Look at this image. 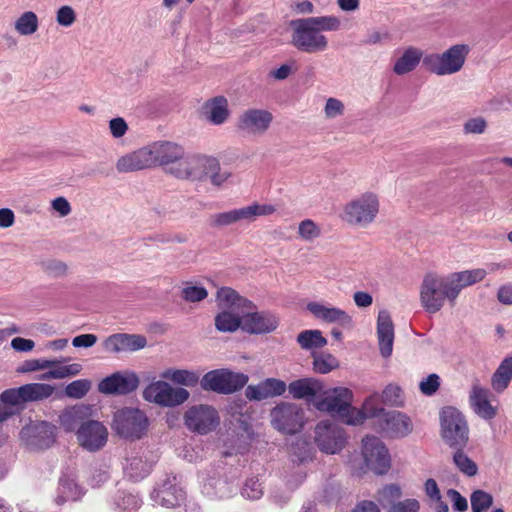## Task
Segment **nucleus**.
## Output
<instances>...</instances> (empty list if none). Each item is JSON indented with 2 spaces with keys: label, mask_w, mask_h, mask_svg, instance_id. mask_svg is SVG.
Here are the masks:
<instances>
[{
  "label": "nucleus",
  "mask_w": 512,
  "mask_h": 512,
  "mask_svg": "<svg viewBox=\"0 0 512 512\" xmlns=\"http://www.w3.org/2000/svg\"><path fill=\"white\" fill-rule=\"evenodd\" d=\"M291 44L301 52L318 53L328 48V39L322 32L338 31L341 20L334 16L299 18L290 22Z\"/></svg>",
  "instance_id": "1"
},
{
  "label": "nucleus",
  "mask_w": 512,
  "mask_h": 512,
  "mask_svg": "<svg viewBox=\"0 0 512 512\" xmlns=\"http://www.w3.org/2000/svg\"><path fill=\"white\" fill-rule=\"evenodd\" d=\"M168 172L177 178L193 181L209 178L215 186H220L230 176V173L221 171L220 163L216 158L201 154L184 156V159L171 166Z\"/></svg>",
  "instance_id": "2"
},
{
  "label": "nucleus",
  "mask_w": 512,
  "mask_h": 512,
  "mask_svg": "<svg viewBox=\"0 0 512 512\" xmlns=\"http://www.w3.org/2000/svg\"><path fill=\"white\" fill-rule=\"evenodd\" d=\"M351 402L352 392L345 387H336L326 391L323 398L317 399L314 405L319 411L327 412L346 424H362L363 413L352 407Z\"/></svg>",
  "instance_id": "3"
},
{
  "label": "nucleus",
  "mask_w": 512,
  "mask_h": 512,
  "mask_svg": "<svg viewBox=\"0 0 512 512\" xmlns=\"http://www.w3.org/2000/svg\"><path fill=\"white\" fill-rule=\"evenodd\" d=\"M217 304L221 310L215 317V327L220 332H235L243 329V317L246 312L247 299L236 290H218Z\"/></svg>",
  "instance_id": "4"
},
{
  "label": "nucleus",
  "mask_w": 512,
  "mask_h": 512,
  "mask_svg": "<svg viewBox=\"0 0 512 512\" xmlns=\"http://www.w3.org/2000/svg\"><path fill=\"white\" fill-rule=\"evenodd\" d=\"M379 210L378 195L365 192L345 204L341 217L350 225L366 228L376 220Z\"/></svg>",
  "instance_id": "5"
},
{
  "label": "nucleus",
  "mask_w": 512,
  "mask_h": 512,
  "mask_svg": "<svg viewBox=\"0 0 512 512\" xmlns=\"http://www.w3.org/2000/svg\"><path fill=\"white\" fill-rule=\"evenodd\" d=\"M470 48L466 44H455L442 53H432L423 57V65L438 76L459 72L466 61Z\"/></svg>",
  "instance_id": "6"
},
{
  "label": "nucleus",
  "mask_w": 512,
  "mask_h": 512,
  "mask_svg": "<svg viewBox=\"0 0 512 512\" xmlns=\"http://www.w3.org/2000/svg\"><path fill=\"white\" fill-rule=\"evenodd\" d=\"M441 437L449 447H466L469 426L464 414L455 407L447 406L440 411Z\"/></svg>",
  "instance_id": "7"
},
{
  "label": "nucleus",
  "mask_w": 512,
  "mask_h": 512,
  "mask_svg": "<svg viewBox=\"0 0 512 512\" xmlns=\"http://www.w3.org/2000/svg\"><path fill=\"white\" fill-rule=\"evenodd\" d=\"M249 378L244 373L232 372L228 369H216L207 372L200 384L204 390L220 394H231L242 389Z\"/></svg>",
  "instance_id": "8"
},
{
  "label": "nucleus",
  "mask_w": 512,
  "mask_h": 512,
  "mask_svg": "<svg viewBox=\"0 0 512 512\" xmlns=\"http://www.w3.org/2000/svg\"><path fill=\"white\" fill-rule=\"evenodd\" d=\"M190 393L182 387H173L168 382L158 380L150 383L143 391V398L161 407H176L189 399Z\"/></svg>",
  "instance_id": "9"
},
{
  "label": "nucleus",
  "mask_w": 512,
  "mask_h": 512,
  "mask_svg": "<svg viewBox=\"0 0 512 512\" xmlns=\"http://www.w3.org/2000/svg\"><path fill=\"white\" fill-rule=\"evenodd\" d=\"M271 423L282 433L295 434L304 425V411L295 403L282 402L272 409Z\"/></svg>",
  "instance_id": "10"
},
{
  "label": "nucleus",
  "mask_w": 512,
  "mask_h": 512,
  "mask_svg": "<svg viewBox=\"0 0 512 512\" xmlns=\"http://www.w3.org/2000/svg\"><path fill=\"white\" fill-rule=\"evenodd\" d=\"M362 455L366 466L376 474H385L391 466V457L384 443L377 437L362 440Z\"/></svg>",
  "instance_id": "11"
},
{
  "label": "nucleus",
  "mask_w": 512,
  "mask_h": 512,
  "mask_svg": "<svg viewBox=\"0 0 512 512\" xmlns=\"http://www.w3.org/2000/svg\"><path fill=\"white\" fill-rule=\"evenodd\" d=\"M76 437L80 447L88 452L101 450L108 441L106 426L97 420H87L76 430Z\"/></svg>",
  "instance_id": "12"
},
{
  "label": "nucleus",
  "mask_w": 512,
  "mask_h": 512,
  "mask_svg": "<svg viewBox=\"0 0 512 512\" xmlns=\"http://www.w3.org/2000/svg\"><path fill=\"white\" fill-rule=\"evenodd\" d=\"M315 441L326 454L339 453L345 446L344 430L330 421H321L315 428Z\"/></svg>",
  "instance_id": "13"
},
{
  "label": "nucleus",
  "mask_w": 512,
  "mask_h": 512,
  "mask_svg": "<svg viewBox=\"0 0 512 512\" xmlns=\"http://www.w3.org/2000/svg\"><path fill=\"white\" fill-rule=\"evenodd\" d=\"M184 421L189 430L207 434L219 424V417L213 407L200 404L192 406L186 411Z\"/></svg>",
  "instance_id": "14"
},
{
  "label": "nucleus",
  "mask_w": 512,
  "mask_h": 512,
  "mask_svg": "<svg viewBox=\"0 0 512 512\" xmlns=\"http://www.w3.org/2000/svg\"><path fill=\"white\" fill-rule=\"evenodd\" d=\"M376 429L391 438H403L413 430L409 416L399 411H388L378 417Z\"/></svg>",
  "instance_id": "15"
},
{
  "label": "nucleus",
  "mask_w": 512,
  "mask_h": 512,
  "mask_svg": "<svg viewBox=\"0 0 512 512\" xmlns=\"http://www.w3.org/2000/svg\"><path fill=\"white\" fill-rule=\"evenodd\" d=\"M272 114L264 109H248L238 118L237 127L248 135H263L272 122Z\"/></svg>",
  "instance_id": "16"
},
{
  "label": "nucleus",
  "mask_w": 512,
  "mask_h": 512,
  "mask_svg": "<svg viewBox=\"0 0 512 512\" xmlns=\"http://www.w3.org/2000/svg\"><path fill=\"white\" fill-rule=\"evenodd\" d=\"M489 396V390L481 386L478 382L472 385L469 394L470 408L479 418L485 421L493 420L498 412L497 407L491 404Z\"/></svg>",
  "instance_id": "17"
},
{
  "label": "nucleus",
  "mask_w": 512,
  "mask_h": 512,
  "mask_svg": "<svg viewBox=\"0 0 512 512\" xmlns=\"http://www.w3.org/2000/svg\"><path fill=\"white\" fill-rule=\"evenodd\" d=\"M253 306L247 300L246 312L243 317V330L249 333L262 334L269 333L276 329L277 320L274 316L267 313L253 312Z\"/></svg>",
  "instance_id": "18"
},
{
  "label": "nucleus",
  "mask_w": 512,
  "mask_h": 512,
  "mask_svg": "<svg viewBox=\"0 0 512 512\" xmlns=\"http://www.w3.org/2000/svg\"><path fill=\"white\" fill-rule=\"evenodd\" d=\"M287 385L277 378H267L257 385H249L245 390V396L249 400L261 401L268 398L281 396L285 393Z\"/></svg>",
  "instance_id": "19"
},
{
  "label": "nucleus",
  "mask_w": 512,
  "mask_h": 512,
  "mask_svg": "<svg viewBox=\"0 0 512 512\" xmlns=\"http://www.w3.org/2000/svg\"><path fill=\"white\" fill-rule=\"evenodd\" d=\"M155 164L167 166L166 171L171 166L176 165L184 159V149L182 146L169 141H159L152 144Z\"/></svg>",
  "instance_id": "20"
},
{
  "label": "nucleus",
  "mask_w": 512,
  "mask_h": 512,
  "mask_svg": "<svg viewBox=\"0 0 512 512\" xmlns=\"http://www.w3.org/2000/svg\"><path fill=\"white\" fill-rule=\"evenodd\" d=\"M377 338L380 354L384 358L391 356L394 342V325L390 314L382 310L377 318Z\"/></svg>",
  "instance_id": "21"
},
{
  "label": "nucleus",
  "mask_w": 512,
  "mask_h": 512,
  "mask_svg": "<svg viewBox=\"0 0 512 512\" xmlns=\"http://www.w3.org/2000/svg\"><path fill=\"white\" fill-rule=\"evenodd\" d=\"M307 309L318 319L329 323H337L344 328L352 327L351 316L341 309L317 302L309 303Z\"/></svg>",
  "instance_id": "22"
},
{
  "label": "nucleus",
  "mask_w": 512,
  "mask_h": 512,
  "mask_svg": "<svg viewBox=\"0 0 512 512\" xmlns=\"http://www.w3.org/2000/svg\"><path fill=\"white\" fill-rule=\"evenodd\" d=\"M92 416L90 405H74L64 409L59 415L60 426L66 432L76 431L82 423H85Z\"/></svg>",
  "instance_id": "23"
},
{
  "label": "nucleus",
  "mask_w": 512,
  "mask_h": 512,
  "mask_svg": "<svg viewBox=\"0 0 512 512\" xmlns=\"http://www.w3.org/2000/svg\"><path fill=\"white\" fill-rule=\"evenodd\" d=\"M237 487V482L226 477H209L203 484V493L212 499H224L235 494Z\"/></svg>",
  "instance_id": "24"
},
{
  "label": "nucleus",
  "mask_w": 512,
  "mask_h": 512,
  "mask_svg": "<svg viewBox=\"0 0 512 512\" xmlns=\"http://www.w3.org/2000/svg\"><path fill=\"white\" fill-rule=\"evenodd\" d=\"M460 290H421L420 299L423 307L429 313H435L441 309L446 300L453 303Z\"/></svg>",
  "instance_id": "25"
},
{
  "label": "nucleus",
  "mask_w": 512,
  "mask_h": 512,
  "mask_svg": "<svg viewBox=\"0 0 512 512\" xmlns=\"http://www.w3.org/2000/svg\"><path fill=\"white\" fill-rule=\"evenodd\" d=\"M30 443L39 449L50 447L56 439V427L48 422L35 423L27 428Z\"/></svg>",
  "instance_id": "26"
},
{
  "label": "nucleus",
  "mask_w": 512,
  "mask_h": 512,
  "mask_svg": "<svg viewBox=\"0 0 512 512\" xmlns=\"http://www.w3.org/2000/svg\"><path fill=\"white\" fill-rule=\"evenodd\" d=\"M153 498L156 504L166 508H173L179 506L184 501L185 492L176 485L164 483L153 492Z\"/></svg>",
  "instance_id": "27"
},
{
  "label": "nucleus",
  "mask_w": 512,
  "mask_h": 512,
  "mask_svg": "<svg viewBox=\"0 0 512 512\" xmlns=\"http://www.w3.org/2000/svg\"><path fill=\"white\" fill-rule=\"evenodd\" d=\"M98 391L105 395H125L128 393V374L119 372L105 377L98 383Z\"/></svg>",
  "instance_id": "28"
},
{
  "label": "nucleus",
  "mask_w": 512,
  "mask_h": 512,
  "mask_svg": "<svg viewBox=\"0 0 512 512\" xmlns=\"http://www.w3.org/2000/svg\"><path fill=\"white\" fill-rule=\"evenodd\" d=\"M512 380V355L504 358L491 377V387L496 393L504 392Z\"/></svg>",
  "instance_id": "29"
},
{
  "label": "nucleus",
  "mask_w": 512,
  "mask_h": 512,
  "mask_svg": "<svg viewBox=\"0 0 512 512\" xmlns=\"http://www.w3.org/2000/svg\"><path fill=\"white\" fill-rule=\"evenodd\" d=\"M422 56L423 54L421 50L414 47H409L397 59V61L394 64L393 71L397 75H404L413 71L419 64L420 60L422 59Z\"/></svg>",
  "instance_id": "30"
},
{
  "label": "nucleus",
  "mask_w": 512,
  "mask_h": 512,
  "mask_svg": "<svg viewBox=\"0 0 512 512\" xmlns=\"http://www.w3.org/2000/svg\"><path fill=\"white\" fill-rule=\"evenodd\" d=\"M486 274V270L481 268L465 270L449 274L448 280L451 286L465 288L482 281L486 277Z\"/></svg>",
  "instance_id": "31"
},
{
  "label": "nucleus",
  "mask_w": 512,
  "mask_h": 512,
  "mask_svg": "<svg viewBox=\"0 0 512 512\" xmlns=\"http://www.w3.org/2000/svg\"><path fill=\"white\" fill-rule=\"evenodd\" d=\"M289 393L295 399L310 398L316 395L321 389V385L317 380L311 378H303L293 381L288 386Z\"/></svg>",
  "instance_id": "32"
},
{
  "label": "nucleus",
  "mask_w": 512,
  "mask_h": 512,
  "mask_svg": "<svg viewBox=\"0 0 512 512\" xmlns=\"http://www.w3.org/2000/svg\"><path fill=\"white\" fill-rule=\"evenodd\" d=\"M206 108L208 119L211 123L220 125L227 120L229 115L228 102L224 97L218 96L213 98L207 103Z\"/></svg>",
  "instance_id": "33"
},
{
  "label": "nucleus",
  "mask_w": 512,
  "mask_h": 512,
  "mask_svg": "<svg viewBox=\"0 0 512 512\" xmlns=\"http://www.w3.org/2000/svg\"><path fill=\"white\" fill-rule=\"evenodd\" d=\"M245 207L227 212L217 213L210 216V225L213 227H224L232 225L241 220H248Z\"/></svg>",
  "instance_id": "34"
},
{
  "label": "nucleus",
  "mask_w": 512,
  "mask_h": 512,
  "mask_svg": "<svg viewBox=\"0 0 512 512\" xmlns=\"http://www.w3.org/2000/svg\"><path fill=\"white\" fill-rule=\"evenodd\" d=\"M465 447H454L452 460L455 467L465 476L474 477L478 473V465L465 452Z\"/></svg>",
  "instance_id": "35"
},
{
  "label": "nucleus",
  "mask_w": 512,
  "mask_h": 512,
  "mask_svg": "<svg viewBox=\"0 0 512 512\" xmlns=\"http://www.w3.org/2000/svg\"><path fill=\"white\" fill-rule=\"evenodd\" d=\"M149 420L146 414L139 409H130V440L140 439L146 435Z\"/></svg>",
  "instance_id": "36"
},
{
  "label": "nucleus",
  "mask_w": 512,
  "mask_h": 512,
  "mask_svg": "<svg viewBox=\"0 0 512 512\" xmlns=\"http://www.w3.org/2000/svg\"><path fill=\"white\" fill-rule=\"evenodd\" d=\"M155 164L152 144L130 154V170L150 168Z\"/></svg>",
  "instance_id": "37"
},
{
  "label": "nucleus",
  "mask_w": 512,
  "mask_h": 512,
  "mask_svg": "<svg viewBox=\"0 0 512 512\" xmlns=\"http://www.w3.org/2000/svg\"><path fill=\"white\" fill-rule=\"evenodd\" d=\"M25 401H39L50 397L54 392V387L45 383H30L23 385Z\"/></svg>",
  "instance_id": "38"
},
{
  "label": "nucleus",
  "mask_w": 512,
  "mask_h": 512,
  "mask_svg": "<svg viewBox=\"0 0 512 512\" xmlns=\"http://www.w3.org/2000/svg\"><path fill=\"white\" fill-rule=\"evenodd\" d=\"M161 377L185 386H194L199 381L197 373L184 369H167Z\"/></svg>",
  "instance_id": "39"
},
{
  "label": "nucleus",
  "mask_w": 512,
  "mask_h": 512,
  "mask_svg": "<svg viewBox=\"0 0 512 512\" xmlns=\"http://www.w3.org/2000/svg\"><path fill=\"white\" fill-rule=\"evenodd\" d=\"M297 341L303 349L322 348L327 344V340L319 330L302 331L298 335Z\"/></svg>",
  "instance_id": "40"
},
{
  "label": "nucleus",
  "mask_w": 512,
  "mask_h": 512,
  "mask_svg": "<svg viewBox=\"0 0 512 512\" xmlns=\"http://www.w3.org/2000/svg\"><path fill=\"white\" fill-rule=\"evenodd\" d=\"M15 29L20 35H31L38 29L37 15L32 11L24 12L15 22Z\"/></svg>",
  "instance_id": "41"
},
{
  "label": "nucleus",
  "mask_w": 512,
  "mask_h": 512,
  "mask_svg": "<svg viewBox=\"0 0 512 512\" xmlns=\"http://www.w3.org/2000/svg\"><path fill=\"white\" fill-rule=\"evenodd\" d=\"M472 512H486L493 505V496L481 489L473 491L470 495Z\"/></svg>",
  "instance_id": "42"
},
{
  "label": "nucleus",
  "mask_w": 512,
  "mask_h": 512,
  "mask_svg": "<svg viewBox=\"0 0 512 512\" xmlns=\"http://www.w3.org/2000/svg\"><path fill=\"white\" fill-rule=\"evenodd\" d=\"M111 429L119 437L128 438V408L123 407L114 412Z\"/></svg>",
  "instance_id": "43"
},
{
  "label": "nucleus",
  "mask_w": 512,
  "mask_h": 512,
  "mask_svg": "<svg viewBox=\"0 0 512 512\" xmlns=\"http://www.w3.org/2000/svg\"><path fill=\"white\" fill-rule=\"evenodd\" d=\"M59 490L65 493L70 501H79L86 493V490L71 478L60 479Z\"/></svg>",
  "instance_id": "44"
},
{
  "label": "nucleus",
  "mask_w": 512,
  "mask_h": 512,
  "mask_svg": "<svg viewBox=\"0 0 512 512\" xmlns=\"http://www.w3.org/2000/svg\"><path fill=\"white\" fill-rule=\"evenodd\" d=\"M378 394L375 393L368 398L365 399L362 409L360 410L361 413H363V421L366 418H372L374 419L373 424L374 426L378 422V417L385 412V410L382 407L378 406Z\"/></svg>",
  "instance_id": "45"
},
{
  "label": "nucleus",
  "mask_w": 512,
  "mask_h": 512,
  "mask_svg": "<svg viewBox=\"0 0 512 512\" xmlns=\"http://www.w3.org/2000/svg\"><path fill=\"white\" fill-rule=\"evenodd\" d=\"M103 348L108 353H118L128 348V334H113L103 342Z\"/></svg>",
  "instance_id": "46"
},
{
  "label": "nucleus",
  "mask_w": 512,
  "mask_h": 512,
  "mask_svg": "<svg viewBox=\"0 0 512 512\" xmlns=\"http://www.w3.org/2000/svg\"><path fill=\"white\" fill-rule=\"evenodd\" d=\"M402 496V490L397 484H388L382 487L377 492V500L380 504H390L395 503L396 500H399Z\"/></svg>",
  "instance_id": "47"
},
{
  "label": "nucleus",
  "mask_w": 512,
  "mask_h": 512,
  "mask_svg": "<svg viewBox=\"0 0 512 512\" xmlns=\"http://www.w3.org/2000/svg\"><path fill=\"white\" fill-rule=\"evenodd\" d=\"M82 370V365L73 363L69 365H55L45 376L53 379H63L69 376L78 375Z\"/></svg>",
  "instance_id": "48"
},
{
  "label": "nucleus",
  "mask_w": 512,
  "mask_h": 512,
  "mask_svg": "<svg viewBox=\"0 0 512 512\" xmlns=\"http://www.w3.org/2000/svg\"><path fill=\"white\" fill-rule=\"evenodd\" d=\"M91 388V382L87 379H79L69 383L65 388V393L73 399L83 398Z\"/></svg>",
  "instance_id": "49"
},
{
  "label": "nucleus",
  "mask_w": 512,
  "mask_h": 512,
  "mask_svg": "<svg viewBox=\"0 0 512 512\" xmlns=\"http://www.w3.org/2000/svg\"><path fill=\"white\" fill-rule=\"evenodd\" d=\"M298 234L305 241H313L320 236L321 229L314 221L305 219L299 224Z\"/></svg>",
  "instance_id": "50"
},
{
  "label": "nucleus",
  "mask_w": 512,
  "mask_h": 512,
  "mask_svg": "<svg viewBox=\"0 0 512 512\" xmlns=\"http://www.w3.org/2000/svg\"><path fill=\"white\" fill-rule=\"evenodd\" d=\"M293 461L304 463L312 459V447L304 441L299 440L292 446Z\"/></svg>",
  "instance_id": "51"
},
{
  "label": "nucleus",
  "mask_w": 512,
  "mask_h": 512,
  "mask_svg": "<svg viewBox=\"0 0 512 512\" xmlns=\"http://www.w3.org/2000/svg\"><path fill=\"white\" fill-rule=\"evenodd\" d=\"M447 276H439L436 272H428L422 282L421 288H455L451 286Z\"/></svg>",
  "instance_id": "52"
},
{
  "label": "nucleus",
  "mask_w": 512,
  "mask_h": 512,
  "mask_svg": "<svg viewBox=\"0 0 512 512\" xmlns=\"http://www.w3.org/2000/svg\"><path fill=\"white\" fill-rule=\"evenodd\" d=\"M0 400L4 404L19 405L25 403V395L23 392V385L18 388H11L4 390L0 395Z\"/></svg>",
  "instance_id": "53"
},
{
  "label": "nucleus",
  "mask_w": 512,
  "mask_h": 512,
  "mask_svg": "<svg viewBox=\"0 0 512 512\" xmlns=\"http://www.w3.org/2000/svg\"><path fill=\"white\" fill-rule=\"evenodd\" d=\"M420 507V502L417 499L407 498L392 503L387 512H419Z\"/></svg>",
  "instance_id": "54"
},
{
  "label": "nucleus",
  "mask_w": 512,
  "mask_h": 512,
  "mask_svg": "<svg viewBox=\"0 0 512 512\" xmlns=\"http://www.w3.org/2000/svg\"><path fill=\"white\" fill-rule=\"evenodd\" d=\"M242 495L243 497L250 500H257L261 498V496L263 495V490L258 479H248L245 482L244 487L242 488Z\"/></svg>",
  "instance_id": "55"
},
{
  "label": "nucleus",
  "mask_w": 512,
  "mask_h": 512,
  "mask_svg": "<svg viewBox=\"0 0 512 512\" xmlns=\"http://www.w3.org/2000/svg\"><path fill=\"white\" fill-rule=\"evenodd\" d=\"M345 106L343 102L337 98L330 97L327 99L324 114L328 119H333L344 114Z\"/></svg>",
  "instance_id": "56"
},
{
  "label": "nucleus",
  "mask_w": 512,
  "mask_h": 512,
  "mask_svg": "<svg viewBox=\"0 0 512 512\" xmlns=\"http://www.w3.org/2000/svg\"><path fill=\"white\" fill-rule=\"evenodd\" d=\"M56 364H58L55 360H46V359H31L27 360L23 363L21 368L19 369L20 372H32L37 370H42L46 368L54 367Z\"/></svg>",
  "instance_id": "57"
},
{
  "label": "nucleus",
  "mask_w": 512,
  "mask_h": 512,
  "mask_svg": "<svg viewBox=\"0 0 512 512\" xmlns=\"http://www.w3.org/2000/svg\"><path fill=\"white\" fill-rule=\"evenodd\" d=\"M440 387V377L437 374H430L419 383L420 391L426 396H432Z\"/></svg>",
  "instance_id": "58"
},
{
  "label": "nucleus",
  "mask_w": 512,
  "mask_h": 512,
  "mask_svg": "<svg viewBox=\"0 0 512 512\" xmlns=\"http://www.w3.org/2000/svg\"><path fill=\"white\" fill-rule=\"evenodd\" d=\"M76 20V14L72 7L62 6L58 9L56 21L59 25L64 27L71 26Z\"/></svg>",
  "instance_id": "59"
},
{
  "label": "nucleus",
  "mask_w": 512,
  "mask_h": 512,
  "mask_svg": "<svg viewBox=\"0 0 512 512\" xmlns=\"http://www.w3.org/2000/svg\"><path fill=\"white\" fill-rule=\"evenodd\" d=\"M486 128V120L483 117H475L465 122L463 130L466 134H482Z\"/></svg>",
  "instance_id": "60"
},
{
  "label": "nucleus",
  "mask_w": 512,
  "mask_h": 512,
  "mask_svg": "<svg viewBox=\"0 0 512 512\" xmlns=\"http://www.w3.org/2000/svg\"><path fill=\"white\" fill-rule=\"evenodd\" d=\"M130 470H135V473L130 471V480L138 481L149 474L150 466L142 459H134L130 463Z\"/></svg>",
  "instance_id": "61"
},
{
  "label": "nucleus",
  "mask_w": 512,
  "mask_h": 512,
  "mask_svg": "<svg viewBox=\"0 0 512 512\" xmlns=\"http://www.w3.org/2000/svg\"><path fill=\"white\" fill-rule=\"evenodd\" d=\"M314 370L321 374L330 372L336 366V360L332 356L315 357L313 362Z\"/></svg>",
  "instance_id": "62"
},
{
  "label": "nucleus",
  "mask_w": 512,
  "mask_h": 512,
  "mask_svg": "<svg viewBox=\"0 0 512 512\" xmlns=\"http://www.w3.org/2000/svg\"><path fill=\"white\" fill-rule=\"evenodd\" d=\"M109 130L114 138H120L127 132L128 124L124 118L116 117L110 120Z\"/></svg>",
  "instance_id": "63"
},
{
  "label": "nucleus",
  "mask_w": 512,
  "mask_h": 512,
  "mask_svg": "<svg viewBox=\"0 0 512 512\" xmlns=\"http://www.w3.org/2000/svg\"><path fill=\"white\" fill-rule=\"evenodd\" d=\"M43 269L52 276H61L65 274L67 266L64 262L58 260H48L42 263Z\"/></svg>",
  "instance_id": "64"
}]
</instances>
